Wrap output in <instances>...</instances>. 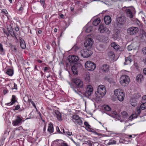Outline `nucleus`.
Instances as JSON below:
<instances>
[{"mask_svg": "<svg viewBox=\"0 0 146 146\" xmlns=\"http://www.w3.org/2000/svg\"><path fill=\"white\" fill-rule=\"evenodd\" d=\"M68 58L69 62L70 63H74V64L71 68V69L74 74H77L78 70L82 67V66L81 63H76L78 60V57L76 56L70 55L69 56Z\"/></svg>", "mask_w": 146, "mask_h": 146, "instance_id": "f257e3e1", "label": "nucleus"}, {"mask_svg": "<svg viewBox=\"0 0 146 146\" xmlns=\"http://www.w3.org/2000/svg\"><path fill=\"white\" fill-rule=\"evenodd\" d=\"M74 85H72L70 87L76 93L81 96L80 91V89L84 87V84L82 81L79 79L77 78H74L72 80Z\"/></svg>", "mask_w": 146, "mask_h": 146, "instance_id": "f03ea898", "label": "nucleus"}, {"mask_svg": "<svg viewBox=\"0 0 146 146\" xmlns=\"http://www.w3.org/2000/svg\"><path fill=\"white\" fill-rule=\"evenodd\" d=\"M106 89L103 85H100L98 86L97 92L100 95L99 96L97 95L95 93L96 98L103 97L106 94Z\"/></svg>", "mask_w": 146, "mask_h": 146, "instance_id": "7ed1b4c3", "label": "nucleus"}, {"mask_svg": "<svg viewBox=\"0 0 146 146\" xmlns=\"http://www.w3.org/2000/svg\"><path fill=\"white\" fill-rule=\"evenodd\" d=\"M15 119L12 121V124L14 126H19L24 122L23 117L21 115H18L15 117Z\"/></svg>", "mask_w": 146, "mask_h": 146, "instance_id": "20e7f679", "label": "nucleus"}, {"mask_svg": "<svg viewBox=\"0 0 146 146\" xmlns=\"http://www.w3.org/2000/svg\"><path fill=\"white\" fill-rule=\"evenodd\" d=\"M114 94L119 101H123L124 100L125 94L122 90L120 89H116L114 91Z\"/></svg>", "mask_w": 146, "mask_h": 146, "instance_id": "39448f33", "label": "nucleus"}, {"mask_svg": "<svg viewBox=\"0 0 146 146\" xmlns=\"http://www.w3.org/2000/svg\"><path fill=\"white\" fill-rule=\"evenodd\" d=\"M130 81L129 77L126 75H122L120 78V82L121 84L123 86H126Z\"/></svg>", "mask_w": 146, "mask_h": 146, "instance_id": "423d86ee", "label": "nucleus"}, {"mask_svg": "<svg viewBox=\"0 0 146 146\" xmlns=\"http://www.w3.org/2000/svg\"><path fill=\"white\" fill-rule=\"evenodd\" d=\"M86 68L89 71L94 70L96 68V64L92 62L87 61L85 64Z\"/></svg>", "mask_w": 146, "mask_h": 146, "instance_id": "0eeeda50", "label": "nucleus"}, {"mask_svg": "<svg viewBox=\"0 0 146 146\" xmlns=\"http://www.w3.org/2000/svg\"><path fill=\"white\" fill-rule=\"evenodd\" d=\"M82 56L84 58H88L91 56L92 54V52L90 50L87 49H83L80 52Z\"/></svg>", "mask_w": 146, "mask_h": 146, "instance_id": "6e6552de", "label": "nucleus"}, {"mask_svg": "<svg viewBox=\"0 0 146 146\" xmlns=\"http://www.w3.org/2000/svg\"><path fill=\"white\" fill-rule=\"evenodd\" d=\"M93 92L92 86L91 85H88L87 87L86 91L84 93V95L86 97H88L92 94Z\"/></svg>", "mask_w": 146, "mask_h": 146, "instance_id": "1a4fd4ad", "label": "nucleus"}, {"mask_svg": "<svg viewBox=\"0 0 146 146\" xmlns=\"http://www.w3.org/2000/svg\"><path fill=\"white\" fill-rule=\"evenodd\" d=\"M125 22V19L123 16H121L117 17L116 18V22L117 27L119 26L120 25H123Z\"/></svg>", "mask_w": 146, "mask_h": 146, "instance_id": "9d476101", "label": "nucleus"}, {"mask_svg": "<svg viewBox=\"0 0 146 146\" xmlns=\"http://www.w3.org/2000/svg\"><path fill=\"white\" fill-rule=\"evenodd\" d=\"M94 42L93 40L91 38H89L86 39L84 45L86 48H91Z\"/></svg>", "mask_w": 146, "mask_h": 146, "instance_id": "9b49d317", "label": "nucleus"}, {"mask_svg": "<svg viewBox=\"0 0 146 146\" xmlns=\"http://www.w3.org/2000/svg\"><path fill=\"white\" fill-rule=\"evenodd\" d=\"M138 31V28L136 27H132L128 29L127 32L128 34L130 35H133L137 33Z\"/></svg>", "mask_w": 146, "mask_h": 146, "instance_id": "f8f14e48", "label": "nucleus"}, {"mask_svg": "<svg viewBox=\"0 0 146 146\" xmlns=\"http://www.w3.org/2000/svg\"><path fill=\"white\" fill-rule=\"evenodd\" d=\"M141 96L139 93L135 94L133 95L132 99L138 102L141 99Z\"/></svg>", "mask_w": 146, "mask_h": 146, "instance_id": "ddd939ff", "label": "nucleus"}, {"mask_svg": "<svg viewBox=\"0 0 146 146\" xmlns=\"http://www.w3.org/2000/svg\"><path fill=\"white\" fill-rule=\"evenodd\" d=\"M17 101L16 96L15 95H13L12 96V98L11 99V102L5 104L9 106H11L14 104Z\"/></svg>", "mask_w": 146, "mask_h": 146, "instance_id": "4468645a", "label": "nucleus"}, {"mask_svg": "<svg viewBox=\"0 0 146 146\" xmlns=\"http://www.w3.org/2000/svg\"><path fill=\"white\" fill-rule=\"evenodd\" d=\"M99 39L100 41L103 42L104 43H107V42H108V38L103 35L99 36Z\"/></svg>", "mask_w": 146, "mask_h": 146, "instance_id": "2eb2a0df", "label": "nucleus"}, {"mask_svg": "<svg viewBox=\"0 0 146 146\" xmlns=\"http://www.w3.org/2000/svg\"><path fill=\"white\" fill-rule=\"evenodd\" d=\"M108 55L110 60H113L115 59V54L113 52L110 51L108 52Z\"/></svg>", "mask_w": 146, "mask_h": 146, "instance_id": "dca6fc26", "label": "nucleus"}, {"mask_svg": "<svg viewBox=\"0 0 146 146\" xmlns=\"http://www.w3.org/2000/svg\"><path fill=\"white\" fill-rule=\"evenodd\" d=\"M104 21L106 25H108L110 23L111 19V17L109 16H105L104 18Z\"/></svg>", "mask_w": 146, "mask_h": 146, "instance_id": "f3484780", "label": "nucleus"}, {"mask_svg": "<svg viewBox=\"0 0 146 146\" xmlns=\"http://www.w3.org/2000/svg\"><path fill=\"white\" fill-rule=\"evenodd\" d=\"M109 66L107 64L103 65L100 68L101 70L104 72H107L109 70Z\"/></svg>", "mask_w": 146, "mask_h": 146, "instance_id": "a211bd4d", "label": "nucleus"}, {"mask_svg": "<svg viewBox=\"0 0 146 146\" xmlns=\"http://www.w3.org/2000/svg\"><path fill=\"white\" fill-rule=\"evenodd\" d=\"M7 30L8 32L12 37H15V38L17 39L13 31L12 28L11 26H9V27H7Z\"/></svg>", "mask_w": 146, "mask_h": 146, "instance_id": "6ab92c4d", "label": "nucleus"}, {"mask_svg": "<svg viewBox=\"0 0 146 146\" xmlns=\"http://www.w3.org/2000/svg\"><path fill=\"white\" fill-rule=\"evenodd\" d=\"M47 131L50 133H51L53 132L54 127L52 123L50 122L48 124Z\"/></svg>", "mask_w": 146, "mask_h": 146, "instance_id": "aec40b11", "label": "nucleus"}, {"mask_svg": "<svg viewBox=\"0 0 146 146\" xmlns=\"http://www.w3.org/2000/svg\"><path fill=\"white\" fill-rule=\"evenodd\" d=\"M121 117L123 120H124V121L127 119L129 115L127 112L125 111H123L121 112Z\"/></svg>", "mask_w": 146, "mask_h": 146, "instance_id": "412c9836", "label": "nucleus"}, {"mask_svg": "<svg viewBox=\"0 0 146 146\" xmlns=\"http://www.w3.org/2000/svg\"><path fill=\"white\" fill-rule=\"evenodd\" d=\"M143 80V76L142 74H138L136 77L137 81L139 83H141Z\"/></svg>", "mask_w": 146, "mask_h": 146, "instance_id": "4be33fe9", "label": "nucleus"}, {"mask_svg": "<svg viewBox=\"0 0 146 146\" xmlns=\"http://www.w3.org/2000/svg\"><path fill=\"white\" fill-rule=\"evenodd\" d=\"M127 16L130 18H132L133 17V15L131 11L129 9H127L125 10Z\"/></svg>", "mask_w": 146, "mask_h": 146, "instance_id": "5701e85b", "label": "nucleus"}, {"mask_svg": "<svg viewBox=\"0 0 146 146\" xmlns=\"http://www.w3.org/2000/svg\"><path fill=\"white\" fill-rule=\"evenodd\" d=\"M106 27H104L102 25H99L98 30L101 33H104L105 31Z\"/></svg>", "mask_w": 146, "mask_h": 146, "instance_id": "b1692460", "label": "nucleus"}, {"mask_svg": "<svg viewBox=\"0 0 146 146\" xmlns=\"http://www.w3.org/2000/svg\"><path fill=\"white\" fill-rule=\"evenodd\" d=\"M20 42L21 47L23 49H25L26 47V46L24 40L21 38L20 39Z\"/></svg>", "mask_w": 146, "mask_h": 146, "instance_id": "393cba45", "label": "nucleus"}, {"mask_svg": "<svg viewBox=\"0 0 146 146\" xmlns=\"http://www.w3.org/2000/svg\"><path fill=\"white\" fill-rule=\"evenodd\" d=\"M115 33L113 34V36L117 38H120V34H119V31L116 29L115 31Z\"/></svg>", "mask_w": 146, "mask_h": 146, "instance_id": "a878e982", "label": "nucleus"}, {"mask_svg": "<svg viewBox=\"0 0 146 146\" xmlns=\"http://www.w3.org/2000/svg\"><path fill=\"white\" fill-rule=\"evenodd\" d=\"M101 20L100 18H98L94 20L93 22V25L95 26L98 25L100 23Z\"/></svg>", "mask_w": 146, "mask_h": 146, "instance_id": "bb28decb", "label": "nucleus"}, {"mask_svg": "<svg viewBox=\"0 0 146 146\" xmlns=\"http://www.w3.org/2000/svg\"><path fill=\"white\" fill-rule=\"evenodd\" d=\"M54 112L57 116V118L58 120H59L62 119L61 114L58 111L56 110Z\"/></svg>", "mask_w": 146, "mask_h": 146, "instance_id": "cd10ccee", "label": "nucleus"}, {"mask_svg": "<svg viewBox=\"0 0 146 146\" xmlns=\"http://www.w3.org/2000/svg\"><path fill=\"white\" fill-rule=\"evenodd\" d=\"M6 74L10 76H12L13 74V70L11 69H8L7 70Z\"/></svg>", "mask_w": 146, "mask_h": 146, "instance_id": "c85d7f7f", "label": "nucleus"}, {"mask_svg": "<svg viewBox=\"0 0 146 146\" xmlns=\"http://www.w3.org/2000/svg\"><path fill=\"white\" fill-rule=\"evenodd\" d=\"M63 133L66 135L71 136L72 135V132H70L68 129L64 130V129H63Z\"/></svg>", "mask_w": 146, "mask_h": 146, "instance_id": "c756f323", "label": "nucleus"}, {"mask_svg": "<svg viewBox=\"0 0 146 146\" xmlns=\"http://www.w3.org/2000/svg\"><path fill=\"white\" fill-rule=\"evenodd\" d=\"M73 121L76 123H77L79 125H81L82 124L83 122L80 119V118H79L76 120H73Z\"/></svg>", "mask_w": 146, "mask_h": 146, "instance_id": "7c9ffc66", "label": "nucleus"}, {"mask_svg": "<svg viewBox=\"0 0 146 146\" xmlns=\"http://www.w3.org/2000/svg\"><path fill=\"white\" fill-rule=\"evenodd\" d=\"M115 118L117 119V120H120L121 122H123L124 121V120H123L121 117V116L119 114H117L115 116Z\"/></svg>", "mask_w": 146, "mask_h": 146, "instance_id": "2f4dec72", "label": "nucleus"}, {"mask_svg": "<svg viewBox=\"0 0 146 146\" xmlns=\"http://www.w3.org/2000/svg\"><path fill=\"white\" fill-rule=\"evenodd\" d=\"M0 54L3 55L5 54V50L3 48L2 44L0 43Z\"/></svg>", "mask_w": 146, "mask_h": 146, "instance_id": "473e14b6", "label": "nucleus"}, {"mask_svg": "<svg viewBox=\"0 0 146 146\" xmlns=\"http://www.w3.org/2000/svg\"><path fill=\"white\" fill-rule=\"evenodd\" d=\"M103 108L106 111H110L111 110V108L108 105H104L103 106Z\"/></svg>", "mask_w": 146, "mask_h": 146, "instance_id": "72a5a7b5", "label": "nucleus"}, {"mask_svg": "<svg viewBox=\"0 0 146 146\" xmlns=\"http://www.w3.org/2000/svg\"><path fill=\"white\" fill-rule=\"evenodd\" d=\"M133 44H131L129 45L127 47V48L129 51L132 50V49H135L136 47L135 48L133 46Z\"/></svg>", "mask_w": 146, "mask_h": 146, "instance_id": "f704fd0d", "label": "nucleus"}, {"mask_svg": "<svg viewBox=\"0 0 146 146\" xmlns=\"http://www.w3.org/2000/svg\"><path fill=\"white\" fill-rule=\"evenodd\" d=\"M137 102L131 99V105L133 106H136L137 104Z\"/></svg>", "mask_w": 146, "mask_h": 146, "instance_id": "c9c22d12", "label": "nucleus"}, {"mask_svg": "<svg viewBox=\"0 0 146 146\" xmlns=\"http://www.w3.org/2000/svg\"><path fill=\"white\" fill-rule=\"evenodd\" d=\"M125 62L124 63V64L125 65L127 64L126 63L127 61H129V63H130L132 61V60L130 58V57H128L125 58Z\"/></svg>", "mask_w": 146, "mask_h": 146, "instance_id": "e433bc0d", "label": "nucleus"}, {"mask_svg": "<svg viewBox=\"0 0 146 146\" xmlns=\"http://www.w3.org/2000/svg\"><path fill=\"white\" fill-rule=\"evenodd\" d=\"M93 30V28L92 27H89L86 29V32L88 33L91 32Z\"/></svg>", "mask_w": 146, "mask_h": 146, "instance_id": "4c0bfd02", "label": "nucleus"}, {"mask_svg": "<svg viewBox=\"0 0 146 146\" xmlns=\"http://www.w3.org/2000/svg\"><path fill=\"white\" fill-rule=\"evenodd\" d=\"M146 108V103L142 104L140 106L141 109L143 110Z\"/></svg>", "mask_w": 146, "mask_h": 146, "instance_id": "58836bf2", "label": "nucleus"}, {"mask_svg": "<svg viewBox=\"0 0 146 146\" xmlns=\"http://www.w3.org/2000/svg\"><path fill=\"white\" fill-rule=\"evenodd\" d=\"M116 141L114 140H110L109 141L108 144L109 145L115 144Z\"/></svg>", "mask_w": 146, "mask_h": 146, "instance_id": "ea45409f", "label": "nucleus"}, {"mask_svg": "<svg viewBox=\"0 0 146 146\" xmlns=\"http://www.w3.org/2000/svg\"><path fill=\"white\" fill-rule=\"evenodd\" d=\"M80 117L79 116L76 115H74L72 116V118L73 119V121H75L79 119Z\"/></svg>", "mask_w": 146, "mask_h": 146, "instance_id": "a19ab883", "label": "nucleus"}, {"mask_svg": "<svg viewBox=\"0 0 146 146\" xmlns=\"http://www.w3.org/2000/svg\"><path fill=\"white\" fill-rule=\"evenodd\" d=\"M14 107H15V108L13 109V110L14 111L17 110L20 108V106L19 105H17L16 106H14Z\"/></svg>", "mask_w": 146, "mask_h": 146, "instance_id": "79ce46f5", "label": "nucleus"}, {"mask_svg": "<svg viewBox=\"0 0 146 146\" xmlns=\"http://www.w3.org/2000/svg\"><path fill=\"white\" fill-rule=\"evenodd\" d=\"M135 114H133L131 115L129 117V119L130 120H131L133 118L136 117H135Z\"/></svg>", "mask_w": 146, "mask_h": 146, "instance_id": "37998d69", "label": "nucleus"}, {"mask_svg": "<svg viewBox=\"0 0 146 146\" xmlns=\"http://www.w3.org/2000/svg\"><path fill=\"white\" fill-rule=\"evenodd\" d=\"M140 109H141V108L139 107H137L136 108V111H137L136 113L138 114H140L141 112V111Z\"/></svg>", "mask_w": 146, "mask_h": 146, "instance_id": "c03bdc74", "label": "nucleus"}, {"mask_svg": "<svg viewBox=\"0 0 146 146\" xmlns=\"http://www.w3.org/2000/svg\"><path fill=\"white\" fill-rule=\"evenodd\" d=\"M84 124L86 127H88L89 129H91V128L89 127H90V126L88 124V122H87V121L84 122Z\"/></svg>", "mask_w": 146, "mask_h": 146, "instance_id": "a18cd8bd", "label": "nucleus"}, {"mask_svg": "<svg viewBox=\"0 0 146 146\" xmlns=\"http://www.w3.org/2000/svg\"><path fill=\"white\" fill-rule=\"evenodd\" d=\"M107 34V35H109L110 33V31L106 27L105 32Z\"/></svg>", "mask_w": 146, "mask_h": 146, "instance_id": "49530a36", "label": "nucleus"}, {"mask_svg": "<svg viewBox=\"0 0 146 146\" xmlns=\"http://www.w3.org/2000/svg\"><path fill=\"white\" fill-rule=\"evenodd\" d=\"M13 85L14 86L13 87H12L11 89L12 90H17V85L16 84H15V83H14Z\"/></svg>", "mask_w": 146, "mask_h": 146, "instance_id": "de8ad7c7", "label": "nucleus"}, {"mask_svg": "<svg viewBox=\"0 0 146 146\" xmlns=\"http://www.w3.org/2000/svg\"><path fill=\"white\" fill-rule=\"evenodd\" d=\"M28 99L29 97L27 96H25L24 97L23 100L25 102H27Z\"/></svg>", "mask_w": 146, "mask_h": 146, "instance_id": "09e8293b", "label": "nucleus"}, {"mask_svg": "<svg viewBox=\"0 0 146 146\" xmlns=\"http://www.w3.org/2000/svg\"><path fill=\"white\" fill-rule=\"evenodd\" d=\"M40 2L41 3V5H42L43 7H44L45 4L44 0H40Z\"/></svg>", "mask_w": 146, "mask_h": 146, "instance_id": "8fccbe9b", "label": "nucleus"}, {"mask_svg": "<svg viewBox=\"0 0 146 146\" xmlns=\"http://www.w3.org/2000/svg\"><path fill=\"white\" fill-rule=\"evenodd\" d=\"M1 12L5 14H8V12L5 9H3L1 10Z\"/></svg>", "mask_w": 146, "mask_h": 146, "instance_id": "3c124183", "label": "nucleus"}, {"mask_svg": "<svg viewBox=\"0 0 146 146\" xmlns=\"http://www.w3.org/2000/svg\"><path fill=\"white\" fill-rule=\"evenodd\" d=\"M142 51L143 54H146V47L143 48Z\"/></svg>", "mask_w": 146, "mask_h": 146, "instance_id": "603ef678", "label": "nucleus"}, {"mask_svg": "<svg viewBox=\"0 0 146 146\" xmlns=\"http://www.w3.org/2000/svg\"><path fill=\"white\" fill-rule=\"evenodd\" d=\"M135 21H136V23L138 26H139L141 25V23L140 21L139 20H138V19H136L135 20Z\"/></svg>", "mask_w": 146, "mask_h": 146, "instance_id": "864d4df0", "label": "nucleus"}, {"mask_svg": "<svg viewBox=\"0 0 146 146\" xmlns=\"http://www.w3.org/2000/svg\"><path fill=\"white\" fill-rule=\"evenodd\" d=\"M119 48V46L117 44L113 48L116 50H118Z\"/></svg>", "mask_w": 146, "mask_h": 146, "instance_id": "5fc2aeb1", "label": "nucleus"}, {"mask_svg": "<svg viewBox=\"0 0 146 146\" xmlns=\"http://www.w3.org/2000/svg\"><path fill=\"white\" fill-rule=\"evenodd\" d=\"M117 44L115 42H113L111 44V45L112 47L114 48Z\"/></svg>", "mask_w": 146, "mask_h": 146, "instance_id": "6e6d98bb", "label": "nucleus"}, {"mask_svg": "<svg viewBox=\"0 0 146 146\" xmlns=\"http://www.w3.org/2000/svg\"><path fill=\"white\" fill-rule=\"evenodd\" d=\"M85 79L86 81H87L88 82H89L90 80V76H87L85 78Z\"/></svg>", "mask_w": 146, "mask_h": 146, "instance_id": "4d7b16f0", "label": "nucleus"}, {"mask_svg": "<svg viewBox=\"0 0 146 146\" xmlns=\"http://www.w3.org/2000/svg\"><path fill=\"white\" fill-rule=\"evenodd\" d=\"M56 131H57L59 133H61V132L60 131V129L59 128V127H58V126H56Z\"/></svg>", "mask_w": 146, "mask_h": 146, "instance_id": "13d9d810", "label": "nucleus"}, {"mask_svg": "<svg viewBox=\"0 0 146 146\" xmlns=\"http://www.w3.org/2000/svg\"><path fill=\"white\" fill-rule=\"evenodd\" d=\"M108 81L110 83H111L113 82L112 79L111 78H108Z\"/></svg>", "mask_w": 146, "mask_h": 146, "instance_id": "bf43d9fd", "label": "nucleus"}, {"mask_svg": "<svg viewBox=\"0 0 146 146\" xmlns=\"http://www.w3.org/2000/svg\"><path fill=\"white\" fill-rule=\"evenodd\" d=\"M31 104L33 105V106L36 109V106L35 104V103L33 101H32L31 102Z\"/></svg>", "mask_w": 146, "mask_h": 146, "instance_id": "052dcab7", "label": "nucleus"}, {"mask_svg": "<svg viewBox=\"0 0 146 146\" xmlns=\"http://www.w3.org/2000/svg\"><path fill=\"white\" fill-rule=\"evenodd\" d=\"M111 113L114 115L115 116L117 114V112L114 111H111Z\"/></svg>", "mask_w": 146, "mask_h": 146, "instance_id": "680f3d73", "label": "nucleus"}, {"mask_svg": "<svg viewBox=\"0 0 146 146\" xmlns=\"http://www.w3.org/2000/svg\"><path fill=\"white\" fill-rule=\"evenodd\" d=\"M23 10V8L22 6H21L19 9V10L20 11L22 12Z\"/></svg>", "mask_w": 146, "mask_h": 146, "instance_id": "e2e57ef3", "label": "nucleus"}, {"mask_svg": "<svg viewBox=\"0 0 146 146\" xmlns=\"http://www.w3.org/2000/svg\"><path fill=\"white\" fill-rule=\"evenodd\" d=\"M143 72L144 74L146 75V68L143 69Z\"/></svg>", "mask_w": 146, "mask_h": 146, "instance_id": "0e129e2a", "label": "nucleus"}, {"mask_svg": "<svg viewBox=\"0 0 146 146\" xmlns=\"http://www.w3.org/2000/svg\"><path fill=\"white\" fill-rule=\"evenodd\" d=\"M15 30L17 32L19 30V28L18 27H15Z\"/></svg>", "mask_w": 146, "mask_h": 146, "instance_id": "69168bd1", "label": "nucleus"}, {"mask_svg": "<svg viewBox=\"0 0 146 146\" xmlns=\"http://www.w3.org/2000/svg\"><path fill=\"white\" fill-rule=\"evenodd\" d=\"M3 32L4 33H5L7 36L9 35V34L7 33V32L5 31H3Z\"/></svg>", "mask_w": 146, "mask_h": 146, "instance_id": "338daca9", "label": "nucleus"}, {"mask_svg": "<svg viewBox=\"0 0 146 146\" xmlns=\"http://www.w3.org/2000/svg\"><path fill=\"white\" fill-rule=\"evenodd\" d=\"M88 142H88V143L89 144V146H92V143L91 142V141H88Z\"/></svg>", "mask_w": 146, "mask_h": 146, "instance_id": "774afa93", "label": "nucleus"}]
</instances>
